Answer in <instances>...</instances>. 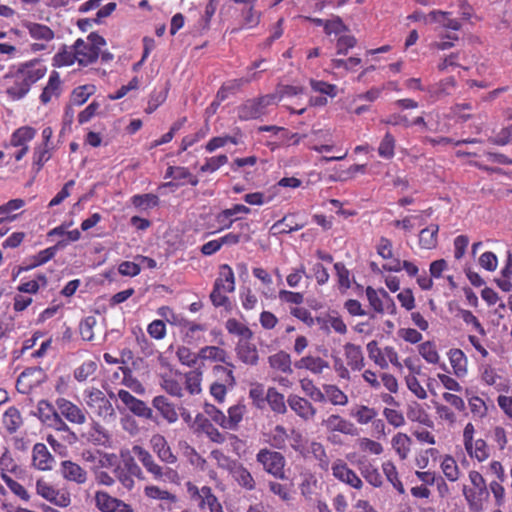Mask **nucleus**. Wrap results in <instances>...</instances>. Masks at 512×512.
Returning <instances> with one entry per match:
<instances>
[{
    "mask_svg": "<svg viewBox=\"0 0 512 512\" xmlns=\"http://www.w3.org/2000/svg\"><path fill=\"white\" fill-rule=\"evenodd\" d=\"M391 445L401 460H405L411 450L412 439L405 433L395 434L391 440Z\"/></svg>",
    "mask_w": 512,
    "mask_h": 512,
    "instance_id": "72a5a7b5",
    "label": "nucleus"
},
{
    "mask_svg": "<svg viewBox=\"0 0 512 512\" xmlns=\"http://www.w3.org/2000/svg\"><path fill=\"white\" fill-rule=\"evenodd\" d=\"M54 65L57 67L70 66L75 62H78V56L74 45L67 47L65 46L54 56Z\"/></svg>",
    "mask_w": 512,
    "mask_h": 512,
    "instance_id": "09e8293b",
    "label": "nucleus"
},
{
    "mask_svg": "<svg viewBox=\"0 0 512 512\" xmlns=\"http://www.w3.org/2000/svg\"><path fill=\"white\" fill-rule=\"evenodd\" d=\"M36 493L51 504L66 508L71 504V495L67 490L57 489L43 478L36 481Z\"/></svg>",
    "mask_w": 512,
    "mask_h": 512,
    "instance_id": "39448f33",
    "label": "nucleus"
},
{
    "mask_svg": "<svg viewBox=\"0 0 512 512\" xmlns=\"http://www.w3.org/2000/svg\"><path fill=\"white\" fill-rule=\"evenodd\" d=\"M22 26L27 30L32 39L41 42L32 45L33 51H40L45 49V43L50 42L54 38L53 30L47 25L32 21H24Z\"/></svg>",
    "mask_w": 512,
    "mask_h": 512,
    "instance_id": "9d476101",
    "label": "nucleus"
},
{
    "mask_svg": "<svg viewBox=\"0 0 512 512\" xmlns=\"http://www.w3.org/2000/svg\"><path fill=\"white\" fill-rule=\"evenodd\" d=\"M439 226L431 224L422 229L419 233V246L422 249L431 250L436 248L438 243Z\"/></svg>",
    "mask_w": 512,
    "mask_h": 512,
    "instance_id": "473e14b6",
    "label": "nucleus"
},
{
    "mask_svg": "<svg viewBox=\"0 0 512 512\" xmlns=\"http://www.w3.org/2000/svg\"><path fill=\"white\" fill-rule=\"evenodd\" d=\"M289 433L282 425H277L269 435V443L276 449H285Z\"/></svg>",
    "mask_w": 512,
    "mask_h": 512,
    "instance_id": "4d7b16f0",
    "label": "nucleus"
},
{
    "mask_svg": "<svg viewBox=\"0 0 512 512\" xmlns=\"http://www.w3.org/2000/svg\"><path fill=\"white\" fill-rule=\"evenodd\" d=\"M321 425L327 432H339L344 435L356 436L358 429L353 422L340 416L339 414H330L324 418Z\"/></svg>",
    "mask_w": 512,
    "mask_h": 512,
    "instance_id": "ddd939ff",
    "label": "nucleus"
},
{
    "mask_svg": "<svg viewBox=\"0 0 512 512\" xmlns=\"http://www.w3.org/2000/svg\"><path fill=\"white\" fill-rule=\"evenodd\" d=\"M324 401L327 399L332 405L345 406L348 404V396L336 385H323Z\"/></svg>",
    "mask_w": 512,
    "mask_h": 512,
    "instance_id": "e433bc0d",
    "label": "nucleus"
},
{
    "mask_svg": "<svg viewBox=\"0 0 512 512\" xmlns=\"http://www.w3.org/2000/svg\"><path fill=\"white\" fill-rule=\"evenodd\" d=\"M269 366L284 374H292V361L290 355L285 351H278L268 357Z\"/></svg>",
    "mask_w": 512,
    "mask_h": 512,
    "instance_id": "cd10ccee",
    "label": "nucleus"
},
{
    "mask_svg": "<svg viewBox=\"0 0 512 512\" xmlns=\"http://www.w3.org/2000/svg\"><path fill=\"white\" fill-rule=\"evenodd\" d=\"M309 83L312 91L320 94L310 98L309 103L312 106H325L328 103V98L333 99L338 95V87L335 84L316 79H310Z\"/></svg>",
    "mask_w": 512,
    "mask_h": 512,
    "instance_id": "1a4fd4ad",
    "label": "nucleus"
},
{
    "mask_svg": "<svg viewBox=\"0 0 512 512\" xmlns=\"http://www.w3.org/2000/svg\"><path fill=\"white\" fill-rule=\"evenodd\" d=\"M351 415L359 424L366 425L375 419L377 416V411L374 408L361 405L355 411H353Z\"/></svg>",
    "mask_w": 512,
    "mask_h": 512,
    "instance_id": "0e129e2a",
    "label": "nucleus"
},
{
    "mask_svg": "<svg viewBox=\"0 0 512 512\" xmlns=\"http://www.w3.org/2000/svg\"><path fill=\"white\" fill-rule=\"evenodd\" d=\"M55 405L58 413L70 423L82 425L87 421L85 409L70 400L60 397L56 399Z\"/></svg>",
    "mask_w": 512,
    "mask_h": 512,
    "instance_id": "6e6552de",
    "label": "nucleus"
},
{
    "mask_svg": "<svg viewBox=\"0 0 512 512\" xmlns=\"http://www.w3.org/2000/svg\"><path fill=\"white\" fill-rule=\"evenodd\" d=\"M182 380L190 394L195 395L201 392L202 372L200 370L195 369L182 374Z\"/></svg>",
    "mask_w": 512,
    "mask_h": 512,
    "instance_id": "c03bdc74",
    "label": "nucleus"
},
{
    "mask_svg": "<svg viewBox=\"0 0 512 512\" xmlns=\"http://www.w3.org/2000/svg\"><path fill=\"white\" fill-rule=\"evenodd\" d=\"M228 163V157L225 154L205 158L204 164L200 167L203 173H213L220 167Z\"/></svg>",
    "mask_w": 512,
    "mask_h": 512,
    "instance_id": "338daca9",
    "label": "nucleus"
},
{
    "mask_svg": "<svg viewBox=\"0 0 512 512\" xmlns=\"http://www.w3.org/2000/svg\"><path fill=\"white\" fill-rule=\"evenodd\" d=\"M58 410L47 400H41L37 405V415L39 419L49 424L53 419L54 415H58Z\"/></svg>",
    "mask_w": 512,
    "mask_h": 512,
    "instance_id": "e2e57ef3",
    "label": "nucleus"
},
{
    "mask_svg": "<svg viewBox=\"0 0 512 512\" xmlns=\"http://www.w3.org/2000/svg\"><path fill=\"white\" fill-rule=\"evenodd\" d=\"M382 470L387 480L393 485V487L400 493L405 492L404 486L398 478V472L396 466L391 461H386L382 464Z\"/></svg>",
    "mask_w": 512,
    "mask_h": 512,
    "instance_id": "6e6d98bb",
    "label": "nucleus"
},
{
    "mask_svg": "<svg viewBox=\"0 0 512 512\" xmlns=\"http://www.w3.org/2000/svg\"><path fill=\"white\" fill-rule=\"evenodd\" d=\"M256 461L262 466L263 470L277 479H286L285 465L286 460L283 454L268 448H262L256 454Z\"/></svg>",
    "mask_w": 512,
    "mask_h": 512,
    "instance_id": "20e7f679",
    "label": "nucleus"
},
{
    "mask_svg": "<svg viewBox=\"0 0 512 512\" xmlns=\"http://www.w3.org/2000/svg\"><path fill=\"white\" fill-rule=\"evenodd\" d=\"M430 21L440 24L445 29L458 31L461 29L459 20L451 17V12L433 10L429 13Z\"/></svg>",
    "mask_w": 512,
    "mask_h": 512,
    "instance_id": "2f4dec72",
    "label": "nucleus"
},
{
    "mask_svg": "<svg viewBox=\"0 0 512 512\" xmlns=\"http://www.w3.org/2000/svg\"><path fill=\"white\" fill-rule=\"evenodd\" d=\"M245 412L246 407L243 404L231 406L228 409V416L225 415L224 429L236 430L238 428L239 423L242 421Z\"/></svg>",
    "mask_w": 512,
    "mask_h": 512,
    "instance_id": "a19ab883",
    "label": "nucleus"
},
{
    "mask_svg": "<svg viewBox=\"0 0 512 512\" xmlns=\"http://www.w3.org/2000/svg\"><path fill=\"white\" fill-rule=\"evenodd\" d=\"M152 405L168 423L172 424L178 420L175 405L165 396L159 395L154 397Z\"/></svg>",
    "mask_w": 512,
    "mask_h": 512,
    "instance_id": "412c9836",
    "label": "nucleus"
},
{
    "mask_svg": "<svg viewBox=\"0 0 512 512\" xmlns=\"http://www.w3.org/2000/svg\"><path fill=\"white\" fill-rule=\"evenodd\" d=\"M300 386L305 395L308 396L311 400L319 403L324 402V390L322 391L320 388H318L311 379H301Z\"/></svg>",
    "mask_w": 512,
    "mask_h": 512,
    "instance_id": "864d4df0",
    "label": "nucleus"
},
{
    "mask_svg": "<svg viewBox=\"0 0 512 512\" xmlns=\"http://www.w3.org/2000/svg\"><path fill=\"white\" fill-rule=\"evenodd\" d=\"M67 246V241L59 240L55 246L41 250L34 258V263L30 265V268L43 265L52 259L58 249H62Z\"/></svg>",
    "mask_w": 512,
    "mask_h": 512,
    "instance_id": "3c124183",
    "label": "nucleus"
},
{
    "mask_svg": "<svg viewBox=\"0 0 512 512\" xmlns=\"http://www.w3.org/2000/svg\"><path fill=\"white\" fill-rule=\"evenodd\" d=\"M73 45L78 56V64L87 66L98 59L106 41L102 36L90 33L86 39L79 38Z\"/></svg>",
    "mask_w": 512,
    "mask_h": 512,
    "instance_id": "f03ea898",
    "label": "nucleus"
},
{
    "mask_svg": "<svg viewBox=\"0 0 512 512\" xmlns=\"http://www.w3.org/2000/svg\"><path fill=\"white\" fill-rule=\"evenodd\" d=\"M407 417L413 422L432 426V421L429 419L428 414L418 403H414L413 405L409 406Z\"/></svg>",
    "mask_w": 512,
    "mask_h": 512,
    "instance_id": "052dcab7",
    "label": "nucleus"
},
{
    "mask_svg": "<svg viewBox=\"0 0 512 512\" xmlns=\"http://www.w3.org/2000/svg\"><path fill=\"white\" fill-rule=\"evenodd\" d=\"M61 93V80L59 74L56 71H53L50 76L47 85L44 87L41 95L40 101L43 104L49 103L53 98L59 97Z\"/></svg>",
    "mask_w": 512,
    "mask_h": 512,
    "instance_id": "c756f323",
    "label": "nucleus"
},
{
    "mask_svg": "<svg viewBox=\"0 0 512 512\" xmlns=\"http://www.w3.org/2000/svg\"><path fill=\"white\" fill-rule=\"evenodd\" d=\"M424 223V218L422 213L416 215H409L404 217L401 220H394L392 225L396 228H400L405 232H411L416 225H422Z\"/></svg>",
    "mask_w": 512,
    "mask_h": 512,
    "instance_id": "13d9d810",
    "label": "nucleus"
},
{
    "mask_svg": "<svg viewBox=\"0 0 512 512\" xmlns=\"http://www.w3.org/2000/svg\"><path fill=\"white\" fill-rule=\"evenodd\" d=\"M303 224L295 223L292 217L285 216L273 224L271 230L274 234H288L303 228Z\"/></svg>",
    "mask_w": 512,
    "mask_h": 512,
    "instance_id": "603ef678",
    "label": "nucleus"
},
{
    "mask_svg": "<svg viewBox=\"0 0 512 512\" xmlns=\"http://www.w3.org/2000/svg\"><path fill=\"white\" fill-rule=\"evenodd\" d=\"M197 494L203 508L207 507L210 512H224L218 499L212 494L210 487L203 486L200 490H197Z\"/></svg>",
    "mask_w": 512,
    "mask_h": 512,
    "instance_id": "c9c22d12",
    "label": "nucleus"
},
{
    "mask_svg": "<svg viewBox=\"0 0 512 512\" xmlns=\"http://www.w3.org/2000/svg\"><path fill=\"white\" fill-rule=\"evenodd\" d=\"M287 402L290 409L304 421H310L316 415V408L306 398L290 395Z\"/></svg>",
    "mask_w": 512,
    "mask_h": 512,
    "instance_id": "dca6fc26",
    "label": "nucleus"
},
{
    "mask_svg": "<svg viewBox=\"0 0 512 512\" xmlns=\"http://www.w3.org/2000/svg\"><path fill=\"white\" fill-rule=\"evenodd\" d=\"M82 437L97 446H107L110 442V434L100 423L96 421H92L89 429L82 434Z\"/></svg>",
    "mask_w": 512,
    "mask_h": 512,
    "instance_id": "aec40b11",
    "label": "nucleus"
},
{
    "mask_svg": "<svg viewBox=\"0 0 512 512\" xmlns=\"http://www.w3.org/2000/svg\"><path fill=\"white\" fill-rule=\"evenodd\" d=\"M214 287L217 290H222L224 292H233L235 289V276L232 268L223 264L220 266L219 275L214 282Z\"/></svg>",
    "mask_w": 512,
    "mask_h": 512,
    "instance_id": "393cba45",
    "label": "nucleus"
},
{
    "mask_svg": "<svg viewBox=\"0 0 512 512\" xmlns=\"http://www.w3.org/2000/svg\"><path fill=\"white\" fill-rule=\"evenodd\" d=\"M234 366L231 363H227V366L216 365L213 368V374L216 383H222L233 387L235 384V378L233 376Z\"/></svg>",
    "mask_w": 512,
    "mask_h": 512,
    "instance_id": "a18cd8bd",
    "label": "nucleus"
},
{
    "mask_svg": "<svg viewBox=\"0 0 512 512\" xmlns=\"http://www.w3.org/2000/svg\"><path fill=\"white\" fill-rule=\"evenodd\" d=\"M366 297L369 301L371 308L378 314L385 312L394 314L396 312V305L386 290L374 289L370 286L366 288Z\"/></svg>",
    "mask_w": 512,
    "mask_h": 512,
    "instance_id": "0eeeda50",
    "label": "nucleus"
},
{
    "mask_svg": "<svg viewBox=\"0 0 512 512\" xmlns=\"http://www.w3.org/2000/svg\"><path fill=\"white\" fill-rule=\"evenodd\" d=\"M62 478L77 485H84L88 480V472L78 463L71 460H64L60 463L59 469Z\"/></svg>",
    "mask_w": 512,
    "mask_h": 512,
    "instance_id": "2eb2a0df",
    "label": "nucleus"
},
{
    "mask_svg": "<svg viewBox=\"0 0 512 512\" xmlns=\"http://www.w3.org/2000/svg\"><path fill=\"white\" fill-rule=\"evenodd\" d=\"M441 469L449 481L455 482L458 480L460 472L458 465L453 457L445 456L441 462Z\"/></svg>",
    "mask_w": 512,
    "mask_h": 512,
    "instance_id": "bf43d9fd",
    "label": "nucleus"
},
{
    "mask_svg": "<svg viewBox=\"0 0 512 512\" xmlns=\"http://www.w3.org/2000/svg\"><path fill=\"white\" fill-rule=\"evenodd\" d=\"M46 73V68L37 62H28L19 67L11 75L12 84L7 88V94L13 100L22 99L31 86L40 80Z\"/></svg>",
    "mask_w": 512,
    "mask_h": 512,
    "instance_id": "f257e3e1",
    "label": "nucleus"
},
{
    "mask_svg": "<svg viewBox=\"0 0 512 512\" xmlns=\"http://www.w3.org/2000/svg\"><path fill=\"white\" fill-rule=\"evenodd\" d=\"M36 373L40 374L41 369L28 368L24 370L17 379V390L23 394L28 393L38 382V380L33 381L31 379Z\"/></svg>",
    "mask_w": 512,
    "mask_h": 512,
    "instance_id": "79ce46f5",
    "label": "nucleus"
},
{
    "mask_svg": "<svg viewBox=\"0 0 512 512\" xmlns=\"http://www.w3.org/2000/svg\"><path fill=\"white\" fill-rule=\"evenodd\" d=\"M144 494L150 499L164 501L168 504L177 501V497L174 494L155 485H147L144 488Z\"/></svg>",
    "mask_w": 512,
    "mask_h": 512,
    "instance_id": "49530a36",
    "label": "nucleus"
},
{
    "mask_svg": "<svg viewBox=\"0 0 512 512\" xmlns=\"http://www.w3.org/2000/svg\"><path fill=\"white\" fill-rule=\"evenodd\" d=\"M125 466L128 469L127 472L120 467H116L114 469V473L118 481L123 485V487H125L128 490H131L135 484L132 475L140 473V468L134 462L133 459H129L128 461H126Z\"/></svg>",
    "mask_w": 512,
    "mask_h": 512,
    "instance_id": "4be33fe9",
    "label": "nucleus"
},
{
    "mask_svg": "<svg viewBox=\"0 0 512 512\" xmlns=\"http://www.w3.org/2000/svg\"><path fill=\"white\" fill-rule=\"evenodd\" d=\"M202 432L217 444H223L226 441L225 434L221 433L209 420H204L200 425Z\"/></svg>",
    "mask_w": 512,
    "mask_h": 512,
    "instance_id": "774afa93",
    "label": "nucleus"
},
{
    "mask_svg": "<svg viewBox=\"0 0 512 512\" xmlns=\"http://www.w3.org/2000/svg\"><path fill=\"white\" fill-rule=\"evenodd\" d=\"M277 104V94H267L256 99H248L237 108L240 120L259 119L269 113V107Z\"/></svg>",
    "mask_w": 512,
    "mask_h": 512,
    "instance_id": "7ed1b4c3",
    "label": "nucleus"
},
{
    "mask_svg": "<svg viewBox=\"0 0 512 512\" xmlns=\"http://www.w3.org/2000/svg\"><path fill=\"white\" fill-rule=\"evenodd\" d=\"M359 470L363 478L372 486L380 487L382 477L378 469L369 462H360Z\"/></svg>",
    "mask_w": 512,
    "mask_h": 512,
    "instance_id": "de8ad7c7",
    "label": "nucleus"
},
{
    "mask_svg": "<svg viewBox=\"0 0 512 512\" xmlns=\"http://www.w3.org/2000/svg\"><path fill=\"white\" fill-rule=\"evenodd\" d=\"M466 452L471 458L483 462L489 457V449L487 443L483 439H477L470 442V445H464Z\"/></svg>",
    "mask_w": 512,
    "mask_h": 512,
    "instance_id": "4c0bfd02",
    "label": "nucleus"
},
{
    "mask_svg": "<svg viewBox=\"0 0 512 512\" xmlns=\"http://www.w3.org/2000/svg\"><path fill=\"white\" fill-rule=\"evenodd\" d=\"M2 423L9 433L16 432L23 423L19 410L9 407L3 414Z\"/></svg>",
    "mask_w": 512,
    "mask_h": 512,
    "instance_id": "ea45409f",
    "label": "nucleus"
},
{
    "mask_svg": "<svg viewBox=\"0 0 512 512\" xmlns=\"http://www.w3.org/2000/svg\"><path fill=\"white\" fill-rule=\"evenodd\" d=\"M150 445L161 461L167 464L176 463L177 457L173 454L164 436L154 434L150 439Z\"/></svg>",
    "mask_w": 512,
    "mask_h": 512,
    "instance_id": "a211bd4d",
    "label": "nucleus"
},
{
    "mask_svg": "<svg viewBox=\"0 0 512 512\" xmlns=\"http://www.w3.org/2000/svg\"><path fill=\"white\" fill-rule=\"evenodd\" d=\"M95 506L101 512H134L124 501L115 498L105 491H97L94 496Z\"/></svg>",
    "mask_w": 512,
    "mask_h": 512,
    "instance_id": "f8f14e48",
    "label": "nucleus"
},
{
    "mask_svg": "<svg viewBox=\"0 0 512 512\" xmlns=\"http://www.w3.org/2000/svg\"><path fill=\"white\" fill-rule=\"evenodd\" d=\"M266 400L274 412L284 414L287 411L284 395L279 393L275 388L268 389Z\"/></svg>",
    "mask_w": 512,
    "mask_h": 512,
    "instance_id": "8fccbe9b",
    "label": "nucleus"
},
{
    "mask_svg": "<svg viewBox=\"0 0 512 512\" xmlns=\"http://www.w3.org/2000/svg\"><path fill=\"white\" fill-rule=\"evenodd\" d=\"M297 369H306L314 375L322 374L324 370L329 369V362L315 355H306L295 362Z\"/></svg>",
    "mask_w": 512,
    "mask_h": 512,
    "instance_id": "6ab92c4d",
    "label": "nucleus"
},
{
    "mask_svg": "<svg viewBox=\"0 0 512 512\" xmlns=\"http://www.w3.org/2000/svg\"><path fill=\"white\" fill-rule=\"evenodd\" d=\"M317 321L320 324L321 330L326 333H330L331 330L341 335L347 333V325L342 318L336 314H327L322 318H318Z\"/></svg>",
    "mask_w": 512,
    "mask_h": 512,
    "instance_id": "bb28decb",
    "label": "nucleus"
},
{
    "mask_svg": "<svg viewBox=\"0 0 512 512\" xmlns=\"http://www.w3.org/2000/svg\"><path fill=\"white\" fill-rule=\"evenodd\" d=\"M97 370L96 362L89 360L83 362L79 367H77L73 376L78 382L86 381L90 376H92Z\"/></svg>",
    "mask_w": 512,
    "mask_h": 512,
    "instance_id": "69168bd1",
    "label": "nucleus"
},
{
    "mask_svg": "<svg viewBox=\"0 0 512 512\" xmlns=\"http://www.w3.org/2000/svg\"><path fill=\"white\" fill-rule=\"evenodd\" d=\"M36 135V130L29 126H23L15 130L11 136L10 143L14 147H24Z\"/></svg>",
    "mask_w": 512,
    "mask_h": 512,
    "instance_id": "37998d69",
    "label": "nucleus"
},
{
    "mask_svg": "<svg viewBox=\"0 0 512 512\" xmlns=\"http://www.w3.org/2000/svg\"><path fill=\"white\" fill-rule=\"evenodd\" d=\"M179 327L183 336V340L188 344H192L200 340L201 334L206 330L204 325L189 321L187 319H184Z\"/></svg>",
    "mask_w": 512,
    "mask_h": 512,
    "instance_id": "a878e982",
    "label": "nucleus"
},
{
    "mask_svg": "<svg viewBox=\"0 0 512 512\" xmlns=\"http://www.w3.org/2000/svg\"><path fill=\"white\" fill-rule=\"evenodd\" d=\"M133 453L138 458V460L142 463V465L145 467L147 472L153 475V477L157 480L161 479H169L172 480L176 477L177 473L170 469H163L160 465H158L153 456L144 449L141 446H134L133 447Z\"/></svg>",
    "mask_w": 512,
    "mask_h": 512,
    "instance_id": "423d86ee",
    "label": "nucleus"
},
{
    "mask_svg": "<svg viewBox=\"0 0 512 512\" xmlns=\"http://www.w3.org/2000/svg\"><path fill=\"white\" fill-rule=\"evenodd\" d=\"M238 358L247 365H256L259 360L258 351L254 344L244 340L240 341L236 347Z\"/></svg>",
    "mask_w": 512,
    "mask_h": 512,
    "instance_id": "7c9ffc66",
    "label": "nucleus"
},
{
    "mask_svg": "<svg viewBox=\"0 0 512 512\" xmlns=\"http://www.w3.org/2000/svg\"><path fill=\"white\" fill-rule=\"evenodd\" d=\"M233 479L242 488L252 491L256 487V481L250 471L244 467L241 463L237 462L234 468L230 472Z\"/></svg>",
    "mask_w": 512,
    "mask_h": 512,
    "instance_id": "b1692460",
    "label": "nucleus"
},
{
    "mask_svg": "<svg viewBox=\"0 0 512 512\" xmlns=\"http://www.w3.org/2000/svg\"><path fill=\"white\" fill-rule=\"evenodd\" d=\"M343 348L347 365L354 371H360L364 367L361 347L353 343H346Z\"/></svg>",
    "mask_w": 512,
    "mask_h": 512,
    "instance_id": "5701e85b",
    "label": "nucleus"
},
{
    "mask_svg": "<svg viewBox=\"0 0 512 512\" xmlns=\"http://www.w3.org/2000/svg\"><path fill=\"white\" fill-rule=\"evenodd\" d=\"M182 374L165 375L161 377V387L171 396L181 398L183 396Z\"/></svg>",
    "mask_w": 512,
    "mask_h": 512,
    "instance_id": "c85d7f7f",
    "label": "nucleus"
},
{
    "mask_svg": "<svg viewBox=\"0 0 512 512\" xmlns=\"http://www.w3.org/2000/svg\"><path fill=\"white\" fill-rule=\"evenodd\" d=\"M463 495L468 502L469 508L473 512L482 510V501L488 496V492H480L478 489L463 487Z\"/></svg>",
    "mask_w": 512,
    "mask_h": 512,
    "instance_id": "58836bf2",
    "label": "nucleus"
},
{
    "mask_svg": "<svg viewBox=\"0 0 512 512\" xmlns=\"http://www.w3.org/2000/svg\"><path fill=\"white\" fill-rule=\"evenodd\" d=\"M55 459L43 443H36L32 449V465L40 471L53 469Z\"/></svg>",
    "mask_w": 512,
    "mask_h": 512,
    "instance_id": "f3484780",
    "label": "nucleus"
},
{
    "mask_svg": "<svg viewBox=\"0 0 512 512\" xmlns=\"http://www.w3.org/2000/svg\"><path fill=\"white\" fill-rule=\"evenodd\" d=\"M332 475L340 482L355 489L363 487V481L345 461L337 459L331 465Z\"/></svg>",
    "mask_w": 512,
    "mask_h": 512,
    "instance_id": "9b49d317",
    "label": "nucleus"
},
{
    "mask_svg": "<svg viewBox=\"0 0 512 512\" xmlns=\"http://www.w3.org/2000/svg\"><path fill=\"white\" fill-rule=\"evenodd\" d=\"M450 364L454 374L458 377H464L467 374V358L460 349H451L448 353Z\"/></svg>",
    "mask_w": 512,
    "mask_h": 512,
    "instance_id": "f704fd0d",
    "label": "nucleus"
},
{
    "mask_svg": "<svg viewBox=\"0 0 512 512\" xmlns=\"http://www.w3.org/2000/svg\"><path fill=\"white\" fill-rule=\"evenodd\" d=\"M200 359L226 363V351L217 346H205L199 351Z\"/></svg>",
    "mask_w": 512,
    "mask_h": 512,
    "instance_id": "5fc2aeb1",
    "label": "nucleus"
},
{
    "mask_svg": "<svg viewBox=\"0 0 512 512\" xmlns=\"http://www.w3.org/2000/svg\"><path fill=\"white\" fill-rule=\"evenodd\" d=\"M117 396L122 401V403L136 416L145 419L152 418V409L148 407L144 401L134 397L127 390H118Z\"/></svg>",
    "mask_w": 512,
    "mask_h": 512,
    "instance_id": "4468645a",
    "label": "nucleus"
},
{
    "mask_svg": "<svg viewBox=\"0 0 512 512\" xmlns=\"http://www.w3.org/2000/svg\"><path fill=\"white\" fill-rule=\"evenodd\" d=\"M131 202L138 209L148 210L158 205L159 198L154 194L134 195Z\"/></svg>",
    "mask_w": 512,
    "mask_h": 512,
    "instance_id": "680f3d73",
    "label": "nucleus"
}]
</instances>
